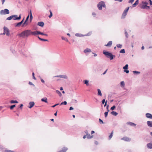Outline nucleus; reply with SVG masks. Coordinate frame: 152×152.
<instances>
[{
  "instance_id": "603ef678",
  "label": "nucleus",
  "mask_w": 152,
  "mask_h": 152,
  "mask_svg": "<svg viewBox=\"0 0 152 152\" xmlns=\"http://www.w3.org/2000/svg\"><path fill=\"white\" fill-rule=\"evenodd\" d=\"M59 104V103H57V104H56L52 106V107H55L56 106H57V105H58Z\"/></svg>"
},
{
  "instance_id": "0eeeda50",
  "label": "nucleus",
  "mask_w": 152,
  "mask_h": 152,
  "mask_svg": "<svg viewBox=\"0 0 152 152\" xmlns=\"http://www.w3.org/2000/svg\"><path fill=\"white\" fill-rule=\"evenodd\" d=\"M29 17V15H28L27 16V17L26 18V20L25 21L23 24H22V26H27V25H28V23L27 22V21H28Z\"/></svg>"
},
{
  "instance_id": "f8f14e48",
  "label": "nucleus",
  "mask_w": 152,
  "mask_h": 152,
  "mask_svg": "<svg viewBox=\"0 0 152 152\" xmlns=\"http://www.w3.org/2000/svg\"><path fill=\"white\" fill-rule=\"evenodd\" d=\"M29 105L30 106L28 107L30 108H31L32 107H33L34 105V103L33 102H29Z\"/></svg>"
},
{
  "instance_id": "a211bd4d",
  "label": "nucleus",
  "mask_w": 152,
  "mask_h": 152,
  "mask_svg": "<svg viewBox=\"0 0 152 152\" xmlns=\"http://www.w3.org/2000/svg\"><path fill=\"white\" fill-rule=\"evenodd\" d=\"M41 100L42 102H44L47 103H48L47 99L46 97L42 99Z\"/></svg>"
},
{
  "instance_id": "bb28decb",
  "label": "nucleus",
  "mask_w": 152,
  "mask_h": 152,
  "mask_svg": "<svg viewBox=\"0 0 152 152\" xmlns=\"http://www.w3.org/2000/svg\"><path fill=\"white\" fill-rule=\"evenodd\" d=\"M56 92L60 96H61L62 95L61 93L58 90H57L56 91Z\"/></svg>"
},
{
  "instance_id": "37998d69",
  "label": "nucleus",
  "mask_w": 152,
  "mask_h": 152,
  "mask_svg": "<svg viewBox=\"0 0 152 152\" xmlns=\"http://www.w3.org/2000/svg\"><path fill=\"white\" fill-rule=\"evenodd\" d=\"M120 53H125V50L124 49H121L120 51Z\"/></svg>"
},
{
  "instance_id": "f257e3e1",
  "label": "nucleus",
  "mask_w": 152,
  "mask_h": 152,
  "mask_svg": "<svg viewBox=\"0 0 152 152\" xmlns=\"http://www.w3.org/2000/svg\"><path fill=\"white\" fill-rule=\"evenodd\" d=\"M31 34V30L28 29L22 31L20 34H18V35L20 37L24 38L26 37H27Z\"/></svg>"
},
{
  "instance_id": "f03ea898",
  "label": "nucleus",
  "mask_w": 152,
  "mask_h": 152,
  "mask_svg": "<svg viewBox=\"0 0 152 152\" xmlns=\"http://www.w3.org/2000/svg\"><path fill=\"white\" fill-rule=\"evenodd\" d=\"M103 53L107 57L109 58L110 60H113L114 58L115 57V56L113 55L111 53L106 50H103Z\"/></svg>"
},
{
  "instance_id": "7c9ffc66",
  "label": "nucleus",
  "mask_w": 152,
  "mask_h": 152,
  "mask_svg": "<svg viewBox=\"0 0 152 152\" xmlns=\"http://www.w3.org/2000/svg\"><path fill=\"white\" fill-rule=\"evenodd\" d=\"M75 36L78 37H81L83 36V35L81 34L76 33L75 34Z\"/></svg>"
},
{
  "instance_id": "09e8293b",
  "label": "nucleus",
  "mask_w": 152,
  "mask_h": 152,
  "mask_svg": "<svg viewBox=\"0 0 152 152\" xmlns=\"http://www.w3.org/2000/svg\"><path fill=\"white\" fill-rule=\"evenodd\" d=\"M29 15H30V16H32V14L31 12V9L29 10Z\"/></svg>"
},
{
  "instance_id": "4c0bfd02",
  "label": "nucleus",
  "mask_w": 152,
  "mask_h": 152,
  "mask_svg": "<svg viewBox=\"0 0 152 152\" xmlns=\"http://www.w3.org/2000/svg\"><path fill=\"white\" fill-rule=\"evenodd\" d=\"M39 34H41L42 35H45L46 36H48V35L47 34H44L40 31V32L39 33Z\"/></svg>"
},
{
  "instance_id": "3c124183",
  "label": "nucleus",
  "mask_w": 152,
  "mask_h": 152,
  "mask_svg": "<svg viewBox=\"0 0 152 152\" xmlns=\"http://www.w3.org/2000/svg\"><path fill=\"white\" fill-rule=\"evenodd\" d=\"M99 122L100 124H103V122L102 120L101 119H99Z\"/></svg>"
},
{
  "instance_id": "b1692460",
  "label": "nucleus",
  "mask_w": 152,
  "mask_h": 152,
  "mask_svg": "<svg viewBox=\"0 0 152 152\" xmlns=\"http://www.w3.org/2000/svg\"><path fill=\"white\" fill-rule=\"evenodd\" d=\"M111 114L115 116H116L118 114V113L114 111H113L111 113Z\"/></svg>"
},
{
  "instance_id": "680f3d73",
  "label": "nucleus",
  "mask_w": 152,
  "mask_h": 152,
  "mask_svg": "<svg viewBox=\"0 0 152 152\" xmlns=\"http://www.w3.org/2000/svg\"><path fill=\"white\" fill-rule=\"evenodd\" d=\"M124 71L126 73H128L129 72V70H125Z\"/></svg>"
},
{
  "instance_id": "338daca9",
  "label": "nucleus",
  "mask_w": 152,
  "mask_h": 152,
  "mask_svg": "<svg viewBox=\"0 0 152 152\" xmlns=\"http://www.w3.org/2000/svg\"><path fill=\"white\" fill-rule=\"evenodd\" d=\"M73 101L74 102H75V103H77V101L76 100V99H73Z\"/></svg>"
},
{
  "instance_id": "1a4fd4ad",
  "label": "nucleus",
  "mask_w": 152,
  "mask_h": 152,
  "mask_svg": "<svg viewBox=\"0 0 152 152\" xmlns=\"http://www.w3.org/2000/svg\"><path fill=\"white\" fill-rule=\"evenodd\" d=\"M40 32V31H32L31 30V34L32 35H36L38 34H39V33Z\"/></svg>"
},
{
  "instance_id": "412c9836",
  "label": "nucleus",
  "mask_w": 152,
  "mask_h": 152,
  "mask_svg": "<svg viewBox=\"0 0 152 152\" xmlns=\"http://www.w3.org/2000/svg\"><path fill=\"white\" fill-rule=\"evenodd\" d=\"M127 11H126L125 10L124 11L122 15V17L124 16L125 17L127 15Z\"/></svg>"
},
{
  "instance_id": "dca6fc26",
  "label": "nucleus",
  "mask_w": 152,
  "mask_h": 152,
  "mask_svg": "<svg viewBox=\"0 0 152 152\" xmlns=\"http://www.w3.org/2000/svg\"><path fill=\"white\" fill-rule=\"evenodd\" d=\"M22 24V23L21 22H20L18 23H15V27H19Z\"/></svg>"
},
{
  "instance_id": "a878e982",
  "label": "nucleus",
  "mask_w": 152,
  "mask_h": 152,
  "mask_svg": "<svg viewBox=\"0 0 152 152\" xmlns=\"http://www.w3.org/2000/svg\"><path fill=\"white\" fill-rule=\"evenodd\" d=\"M67 148H65V147H64L63 149H62L61 151H60V152H66V151H67Z\"/></svg>"
},
{
  "instance_id": "72a5a7b5",
  "label": "nucleus",
  "mask_w": 152,
  "mask_h": 152,
  "mask_svg": "<svg viewBox=\"0 0 152 152\" xmlns=\"http://www.w3.org/2000/svg\"><path fill=\"white\" fill-rule=\"evenodd\" d=\"M123 139L124 140L127 141H129L130 140V139L128 137H124L123 138Z\"/></svg>"
},
{
  "instance_id": "e2e57ef3",
  "label": "nucleus",
  "mask_w": 152,
  "mask_h": 152,
  "mask_svg": "<svg viewBox=\"0 0 152 152\" xmlns=\"http://www.w3.org/2000/svg\"><path fill=\"white\" fill-rule=\"evenodd\" d=\"M23 105L22 104H21L20 105V106L19 107L21 108V109H22V107H23Z\"/></svg>"
},
{
  "instance_id": "473e14b6",
  "label": "nucleus",
  "mask_w": 152,
  "mask_h": 152,
  "mask_svg": "<svg viewBox=\"0 0 152 152\" xmlns=\"http://www.w3.org/2000/svg\"><path fill=\"white\" fill-rule=\"evenodd\" d=\"M128 64H126L125 66H124L123 68L124 69L127 70L128 69Z\"/></svg>"
},
{
  "instance_id": "f3484780",
  "label": "nucleus",
  "mask_w": 152,
  "mask_h": 152,
  "mask_svg": "<svg viewBox=\"0 0 152 152\" xmlns=\"http://www.w3.org/2000/svg\"><path fill=\"white\" fill-rule=\"evenodd\" d=\"M112 44V41H110L108 42V43H107V45H105V46H109L110 47L111 46Z\"/></svg>"
},
{
  "instance_id": "c03bdc74",
  "label": "nucleus",
  "mask_w": 152,
  "mask_h": 152,
  "mask_svg": "<svg viewBox=\"0 0 152 152\" xmlns=\"http://www.w3.org/2000/svg\"><path fill=\"white\" fill-rule=\"evenodd\" d=\"M49 11H50V15L49 16V18H51L52 17V16L53 14H52V12H51V10H50Z\"/></svg>"
},
{
  "instance_id": "6ab92c4d",
  "label": "nucleus",
  "mask_w": 152,
  "mask_h": 152,
  "mask_svg": "<svg viewBox=\"0 0 152 152\" xmlns=\"http://www.w3.org/2000/svg\"><path fill=\"white\" fill-rule=\"evenodd\" d=\"M92 134H91V135H92ZM87 138L88 139H89L92 138L93 135H90V134H86Z\"/></svg>"
},
{
  "instance_id": "79ce46f5",
  "label": "nucleus",
  "mask_w": 152,
  "mask_h": 152,
  "mask_svg": "<svg viewBox=\"0 0 152 152\" xmlns=\"http://www.w3.org/2000/svg\"><path fill=\"white\" fill-rule=\"evenodd\" d=\"M61 38L63 40H65L66 42H68V40L67 38H65L63 37H61Z\"/></svg>"
},
{
  "instance_id": "393cba45",
  "label": "nucleus",
  "mask_w": 152,
  "mask_h": 152,
  "mask_svg": "<svg viewBox=\"0 0 152 152\" xmlns=\"http://www.w3.org/2000/svg\"><path fill=\"white\" fill-rule=\"evenodd\" d=\"M38 39H39L41 41H48V39H44L41 38L39 37L38 36Z\"/></svg>"
},
{
  "instance_id": "5fc2aeb1",
  "label": "nucleus",
  "mask_w": 152,
  "mask_h": 152,
  "mask_svg": "<svg viewBox=\"0 0 152 152\" xmlns=\"http://www.w3.org/2000/svg\"><path fill=\"white\" fill-rule=\"evenodd\" d=\"M146 8H145V9H146L147 10H149L150 9V7L149 6H148L147 5L145 6Z\"/></svg>"
},
{
  "instance_id": "bf43d9fd",
  "label": "nucleus",
  "mask_w": 152,
  "mask_h": 152,
  "mask_svg": "<svg viewBox=\"0 0 152 152\" xmlns=\"http://www.w3.org/2000/svg\"><path fill=\"white\" fill-rule=\"evenodd\" d=\"M113 137L112 134H111L109 136V139L110 140Z\"/></svg>"
},
{
  "instance_id": "c9c22d12",
  "label": "nucleus",
  "mask_w": 152,
  "mask_h": 152,
  "mask_svg": "<svg viewBox=\"0 0 152 152\" xmlns=\"http://www.w3.org/2000/svg\"><path fill=\"white\" fill-rule=\"evenodd\" d=\"M13 16H12V15H11V16H10V17L7 18V19H6V20H10L12 19V18H13Z\"/></svg>"
},
{
  "instance_id": "9b49d317",
  "label": "nucleus",
  "mask_w": 152,
  "mask_h": 152,
  "mask_svg": "<svg viewBox=\"0 0 152 152\" xmlns=\"http://www.w3.org/2000/svg\"><path fill=\"white\" fill-rule=\"evenodd\" d=\"M146 117L152 119V115L149 113H148L145 114Z\"/></svg>"
},
{
  "instance_id": "cd10ccee",
  "label": "nucleus",
  "mask_w": 152,
  "mask_h": 152,
  "mask_svg": "<svg viewBox=\"0 0 152 152\" xmlns=\"http://www.w3.org/2000/svg\"><path fill=\"white\" fill-rule=\"evenodd\" d=\"M133 72L134 73V74L139 75L140 74V72H138L136 71H134Z\"/></svg>"
},
{
  "instance_id": "c85d7f7f",
  "label": "nucleus",
  "mask_w": 152,
  "mask_h": 152,
  "mask_svg": "<svg viewBox=\"0 0 152 152\" xmlns=\"http://www.w3.org/2000/svg\"><path fill=\"white\" fill-rule=\"evenodd\" d=\"M148 147L150 148H152V144L148 143L147 145Z\"/></svg>"
},
{
  "instance_id": "864d4df0",
  "label": "nucleus",
  "mask_w": 152,
  "mask_h": 152,
  "mask_svg": "<svg viewBox=\"0 0 152 152\" xmlns=\"http://www.w3.org/2000/svg\"><path fill=\"white\" fill-rule=\"evenodd\" d=\"M14 151L9 150H5L4 152H13Z\"/></svg>"
},
{
  "instance_id": "69168bd1",
  "label": "nucleus",
  "mask_w": 152,
  "mask_h": 152,
  "mask_svg": "<svg viewBox=\"0 0 152 152\" xmlns=\"http://www.w3.org/2000/svg\"><path fill=\"white\" fill-rule=\"evenodd\" d=\"M73 108L72 107H69V110H73Z\"/></svg>"
},
{
  "instance_id": "f704fd0d",
  "label": "nucleus",
  "mask_w": 152,
  "mask_h": 152,
  "mask_svg": "<svg viewBox=\"0 0 152 152\" xmlns=\"http://www.w3.org/2000/svg\"><path fill=\"white\" fill-rule=\"evenodd\" d=\"M121 86V87H124L125 86V83L124 81H121L120 83Z\"/></svg>"
},
{
  "instance_id": "9d476101",
  "label": "nucleus",
  "mask_w": 152,
  "mask_h": 152,
  "mask_svg": "<svg viewBox=\"0 0 152 152\" xmlns=\"http://www.w3.org/2000/svg\"><path fill=\"white\" fill-rule=\"evenodd\" d=\"M126 124L129 126H132L135 127L136 126V124H135L134 123L131 122H128L126 123Z\"/></svg>"
},
{
  "instance_id": "13d9d810",
  "label": "nucleus",
  "mask_w": 152,
  "mask_h": 152,
  "mask_svg": "<svg viewBox=\"0 0 152 152\" xmlns=\"http://www.w3.org/2000/svg\"><path fill=\"white\" fill-rule=\"evenodd\" d=\"M134 1V0H129V3H132Z\"/></svg>"
},
{
  "instance_id": "a18cd8bd",
  "label": "nucleus",
  "mask_w": 152,
  "mask_h": 152,
  "mask_svg": "<svg viewBox=\"0 0 152 152\" xmlns=\"http://www.w3.org/2000/svg\"><path fill=\"white\" fill-rule=\"evenodd\" d=\"M15 107V105H13L11 106L10 107V109L11 110H12L13 108H14Z\"/></svg>"
},
{
  "instance_id": "ddd939ff",
  "label": "nucleus",
  "mask_w": 152,
  "mask_h": 152,
  "mask_svg": "<svg viewBox=\"0 0 152 152\" xmlns=\"http://www.w3.org/2000/svg\"><path fill=\"white\" fill-rule=\"evenodd\" d=\"M147 123L148 126L151 127H152V121H148Z\"/></svg>"
},
{
  "instance_id": "2f4dec72",
  "label": "nucleus",
  "mask_w": 152,
  "mask_h": 152,
  "mask_svg": "<svg viewBox=\"0 0 152 152\" xmlns=\"http://www.w3.org/2000/svg\"><path fill=\"white\" fill-rule=\"evenodd\" d=\"M18 102L16 100H12L10 101V103L11 104L18 103Z\"/></svg>"
},
{
  "instance_id": "ea45409f",
  "label": "nucleus",
  "mask_w": 152,
  "mask_h": 152,
  "mask_svg": "<svg viewBox=\"0 0 152 152\" xmlns=\"http://www.w3.org/2000/svg\"><path fill=\"white\" fill-rule=\"evenodd\" d=\"M109 111V110H108V111H107L106 112L104 113V116H105V117L106 118L107 117V115H108V113Z\"/></svg>"
},
{
  "instance_id": "20e7f679",
  "label": "nucleus",
  "mask_w": 152,
  "mask_h": 152,
  "mask_svg": "<svg viewBox=\"0 0 152 152\" xmlns=\"http://www.w3.org/2000/svg\"><path fill=\"white\" fill-rule=\"evenodd\" d=\"M5 34H6L7 36H8L10 35V31L8 28L4 26V32L3 34H1L5 35Z\"/></svg>"
},
{
  "instance_id": "49530a36",
  "label": "nucleus",
  "mask_w": 152,
  "mask_h": 152,
  "mask_svg": "<svg viewBox=\"0 0 152 152\" xmlns=\"http://www.w3.org/2000/svg\"><path fill=\"white\" fill-rule=\"evenodd\" d=\"M115 108V105L113 106L110 108V110H113Z\"/></svg>"
},
{
  "instance_id": "774afa93",
  "label": "nucleus",
  "mask_w": 152,
  "mask_h": 152,
  "mask_svg": "<svg viewBox=\"0 0 152 152\" xmlns=\"http://www.w3.org/2000/svg\"><path fill=\"white\" fill-rule=\"evenodd\" d=\"M150 1V4L151 5H152V1L151 0H149Z\"/></svg>"
},
{
  "instance_id": "4be33fe9",
  "label": "nucleus",
  "mask_w": 152,
  "mask_h": 152,
  "mask_svg": "<svg viewBox=\"0 0 152 152\" xmlns=\"http://www.w3.org/2000/svg\"><path fill=\"white\" fill-rule=\"evenodd\" d=\"M84 83L86 84V86H88L89 85V81L88 80H85L83 81Z\"/></svg>"
},
{
  "instance_id": "423d86ee",
  "label": "nucleus",
  "mask_w": 152,
  "mask_h": 152,
  "mask_svg": "<svg viewBox=\"0 0 152 152\" xmlns=\"http://www.w3.org/2000/svg\"><path fill=\"white\" fill-rule=\"evenodd\" d=\"M12 16H13L12 18L14 20H19L21 19L20 15L18 17L17 15H12Z\"/></svg>"
},
{
  "instance_id": "a19ab883",
  "label": "nucleus",
  "mask_w": 152,
  "mask_h": 152,
  "mask_svg": "<svg viewBox=\"0 0 152 152\" xmlns=\"http://www.w3.org/2000/svg\"><path fill=\"white\" fill-rule=\"evenodd\" d=\"M117 47L118 48H122V46L121 44H118L116 45Z\"/></svg>"
},
{
  "instance_id": "aec40b11",
  "label": "nucleus",
  "mask_w": 152,
  "mask_h": 152,
  "mask_svg": "<svg viewBox=\"0 0 152 152\" xmlns=\"http://www.w3.org/2000/svg\"><path fill=\"white\" fill-rule=\"evenodd\" d=\"M139 3L138 0H137L133 4L132 7H135Z\"/></svg>"
},
{
  "instance_id": "5701e85b",
  "label": "nucleus",
  "mask_w": 152,
  "mask_h": 152,
  "mask_svg": "<svg viewBox=\"0 0 152 152\" xmlns=\"http://www.w3.org/2000/svg\"><path fill=\"white\" fill-rule=\"evenodd\" d=\"M97 91H98V95L99 96H102V94L101 90H100L99 89H97Z\"/></svg>"
},
{
  "instance_id": "7ed1b4c3",
  "label": "nucleus",
  "mask_w": 152,
  "mask_h": 152,
  "mask_svg": "<svg viewBox=\"0 0 152 152\" xmlns=\"http://www.w3.org/2000/svg\"><path fill=\"white\" fill-rule=\"evenodd\" d=\"M97 6L99 10H101L102 9V7L106 8V5L105 3L103 1H101L99 3Z\"/></svg>"
},
{
  "instance_id": "39448f33",
  "label": "nucleus",
  "mask_w": 152,
  "mask_h": 152,
  "mask_svg": "<svg viewBox=\"0 0 152 152\" xmlns=\"http://www.w3.org/2000/svg\"><path fill=\"white\" fill-rule=\"evenodd\" d=\"M10 12L9 10L7 9H5L4 10H1L0 12V14L1 15H4L9 14Z\"/></svg>"
},
{
  "instance_id": "c756f323",
  "label": "nucleus",
  "mask_w": 152,
  "mask_h": 152,
  "mask_svg": "<svg viewBox=\"0 0 152 152\" xmlns=\"http://www.w3.org/2000/svg\"><path fill=\"white\" fill-rule=\"evenodd\" d=\"M147 5H145L144 4H142V5H141L140 6V8L142 9H145L146 8L145 6H146Z\"/></svg>"
},
{
  "instance_id": "2eb2a0df",
  "label": "nucleus",
  "mask_w": 152,
  "mask_h": 152,
  "mask_svg": "<svg viewBox=\"0 0 152 152\" xmlns=\"http://www.w3.org/2000/svg\"><path fill=\"white\" fill-rule=\"evenodd\" d=\"M37 25L39 26H40L41 27H42L44 26V23L43 22H38V23Z\"/></svg>"
},
{
  "instance_id": "e433bc0d",
  "label": "nucleus",
  "mask_w": 152,
  "mask_h": 152,
  "mask_svg": "<svg viewBox=\"0 0 152 152\" xmlns=\"http://www.w3.org/2000/svg\"><path fill=\"white\" fill-rule=\"evenodd\" d=\"M67 102L66 101H64V102H62L60 104V105H62L63 104H64V105H66L67 104Z\"/></svg>"
},
{
  "instance_id": "052dcab7",
  "label": "nucleus",
  "mask_w": 152,
  "mask_h": 152,
  "mask_svg": "<svg viewBox=\"0 0 152 152\" xmlns=\"http://www.w3.org/2000/svg\"><path fill=\"white\" fill-rule=\"evenodd\" d=\"M102 103L103 104H104L105 103V99H103L102 100Z\"/></svg>"
},
{
  "instance_id": "58836bf2",
  "label": "nucleus",
  "mask_w": 152,
  "mask_h": 152,
  "mask_svg": "<svg viewBox=\"0 0 152 152\" xmlns=\"http://www.w3.org/2000/svg\"><path fill=\"white\" fill-rule=\"evenodd\" d=\"M125 34L126 37V38H128V33H127V32L126 31V29H125Z\"/></svg>"
},
{
  "instance_id": "de8ad7c7",
  "label": "nucleus",
  "mask_w": 152,
  "mask_h": 152,
  "mask_svg": "<svg viewBox=\"0 0 152 152\" xmlns=\"http://www.w3.org/2000/svg\"><path fill=\"white\" fill-rule=\"evenodd\" d=\"M142 4H145V5H147V4H148V2H147L146 1L144 2L143 1L142 2Z\"/></svg>"
},
{
  "instance_id": "8fccbe9b",
  "label": "nucleus",
  "mask_w": 152,
  "mask_h": 152,
  "mask_svg": "<svg viewBox=\"0 0 152 152\" xmlns=\"http://www.w3.org/2000/svg\"><path fill=\"white\" fill-rule=\"evenodd\" d=\"M39 77L42 83H44L45 82L44 80L42 79L41 78V77L40 76H39Z\"/></svg>"
},
{
  "instance_id": "0e129e2a",
  "label": "nucleus",
  "mask_w": 152,
  "mask_h": 152,
  "mask_svg": "<svg viewBox=\"0 0 152 152\" xmlns=\"http://www.w3.org/2000/svg\"><path fill=\"white\" fill-rule=\"evenodd\" d=\"M129 7H127L125 10L126 11H128L129 10Z\"/></svg>"
},
{
  "instance_id": "6e6d98bb",
  "label": "nucleus",
  "mask_w": 152,
  "mask_h": 152,
  "mask_svg": "<svg viewBox=\"0 0 152 152\" xmlns=\"http://www.w3.org/2000/svg\"><path fill=\"white\" fill-rule=\"evenodd\" d=\"M28 84H29L32 85L33 86H35L34 85L32 82H29L28 83Z\"/></svg>"
},
{
  "instance_id": "6e6552de",
  "label": "nucleus",
  "mask_w": 152,
  "mask_h": 152,
  "mask_svg": "<svg viewBox=\"0 0 152 152\" xmlns=\"http://www.w3.org/2000/svg\"><path fill=\"white\" fill-rule=\"evenodd\" d=\"M60 77L62 78H64L65 79H67L68 78V77L66 75H57L53 77Z\"/></svg>"
},
{
  "instance_id": "4468645a",
  "label": "nucleus",
  "mask_w": 152,
  "mask_h": 152,
  "mask_svg": "<svg viewBox=\"0 0 152 152\" xmlns=\"http://www.w3.org/2000/svg\"><path fill=\"white\" fill-rule=\"evenodd\" d=\"M91 50L88 48H86L84 50V52L85 53H86L87 52H91Z\"/></svg>"
},
{
  "instance_id": "4d7b16f0",
  "label": "nucleus",
  "mask_w": 152,
  "mask_h": 152,
  "mask_svg": "<svg viewBox=\"0 0 152 152\" xmlns=\"http://www.w3.org/2000/svg\"><path fill=\"white\" fill-rule=\"evenodd\" d=\"M33 18L32 16H30V22H31L32 20V19Z\"/></svg>"
}]
</instances>
